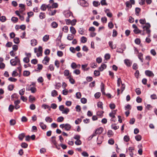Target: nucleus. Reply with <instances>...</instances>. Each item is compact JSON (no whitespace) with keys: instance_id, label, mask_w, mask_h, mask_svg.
<instances>
[{"instance_id":"1","label":"nucleus","mask_w":157,"mask_h":157,"mask_svg":"<svg viewBox=\"0 0 157 157\" xmlns=\"http://www.w3.org/2000/svg\"><path fill=\"white\" fill-rule=\"evenodd\" d=\"M151 27V25L149 23H147L146 24V25L143 27V28L144 30H146V33L148 34V37L150 36V33L151 31L149 29Z\"/></svg>"},{"instance_id":"2","label":"nucleus","mask_w":157,"mask_h":157,"mask_svg":"<svg viewBox=\"0 0 157 157\" xmlns=\"http://www.w3.org/2000/svg\"><path fill=\"white\" fill-rule=\"evenodd\" d=\"M10 63L12 66H16L17 63L20 65V59L15 60V59H12L10 60Z\"/></svg>"},{"instance_id":"3","label":"nucleus","mask_w":157,"mask_h":157,"mask_svg":"<svg viewBox=\"0 0 157 157\" xmlns=\"http://www.w3.org/2000/svg\"><path fill=\"white\" fill-rule=\"evenodd\" d=\"M135 4L134 0H130L129 1H127L125 3L126 7L128 8H131L132 4Z\"/></svg>"},{"instance_id":"4","label":"nucleus","mask_w":157,"mask_h":157,"mask_svg":"<svg viewBox=\"0 0 157 157\" xmlns=\"http://www.w3.org/2000/svg\"><path fill=\"white\" fill-rule=\"evenodd\" d=\"M20 101L19 100H17L14 101V104L15 105V108L17 109L20 107V106L18 104L20 103Z\"/></svg>"},{"instance_id":"5","label":"nucleus","mask_w":157,"mask_h":157,"mask_svg":"<svg viewBox=\"0 0 157 157\" xmlns=\"http://www.w3.org/2000/svg\"><path fill=\"white\" fill-rule=\"evenodd\" d=\"M145 73L146 75L149 77L153 76H154V74L152 72L149 70L146 71Z\"/></svg>"},{"instance_id":"6","label":"nucleus","mask_w":157,"mask_h":157,"mask_svg":"<svg viewBox=\"0 0 157 157\" xmlns=\"http://www.w3.org/2000/svg\"><path fill=\"white\" fill-rule=\"evenodd\" d=\"M103 130V128L102 127H100L99 128L96 129L95 131L96 133H97V134H100L102 132Z\"/></svg>"},{"instance_id":"7","label":"nucleus","mask_w":157,"mask_h":157,"mask_svg":"<svg viewBox=\"0 0 157 157\" xmlns=\"http://www.w3.org/2000/svg\"><path fill=\"white\" fill-rule=\"evenodd\" d=\"M80 4L83 6H86L88 5V3L85 0H80Z\"/></svg>"},{"instance_id":"8","label":"nucleus","mask_w":157,"mask_h":157,"mask_svg":"<svg viewBox=\"0 0 157 157\" xmlns=\"http://www.w3.org/2000/svg\"><path fill=\"white\" fill-rule=\"evenodd\" d=\"M27 90L28 91L30 90L32 93H35L36 91V88L35 87H28Z\"/></svg>"},{"instance_id":"9","label":"nucleus","mask_w":157,"mask_h":157,"mask_svg":"<svg viewBox=\"0 0 157 157\" xmlns=\"http://www.w3.org/2000/svg\"><path fill=\"white\" fill-rule=\"evenodd\" d=\"M49 58L46 56L44 57V59L43 60V63L45 65H47L49 61Z\"/></svg>"},{"instance_id":"10","label":"nucleus","mask_w":157,"mask_h":157,"mask_svg":"<svg viewBox=\"0 0 157 157\" xmlns=\"http://www.w3.org/2000/svg\"><path fill=\"white\" fill-rule=\"evenodd\" d=\"M56 137L55 136H52L51 137V142L55 146L57 147V143L56 140Z\"/></svg>"},{"instance_id":"11","label":"nucleus","mask_w":157,"mask_h":157,"mask_svg":"<svg viewBox=\"0 0 157 157\" xmlns=\"http://www.w3.org/2000/svg\"><path fill=\"white\" fill-rule=\"evenodd\" d=\"M106 65L105 64H102L101 66L99 67V70L100 71H102L106 67Z\"/></svg>"},{"instance_id":"12","label":"nucleus","mask_w":157,"mask_h":157,"mask_svg":"<svg viewBox=\"0 0 157 157\" xmlns=\"http://www.w3.org/2000/svg\"><path fill=\"white\" fill-rule=\"evenodd\" d=\"M124 63L128 67H130L131 66V63L130 62L129 60L126 59L124 60Z\"/></svg>"},{"instance_id":"13","label":"nucleus","mask_w":157,"mask_h":157,"mask_svg":"<svg viewBox=\"0 0 157 157\" xmlns=\"http://www.w3.org/2000/svg\"><path fill=\"white\" fill-rule=\"evenodd\" d=\"M71 128V126L68 124H66L65 125V129L66 131L70 130Z\"/></svg>"},{"instance_id":"14","label":"nucleus","mask_w":157,"mask_h":157,"mask_svg":"<svg viewBox=\"0 0 157 157\" xmlns=\"http://www.w3.org/2000/svg\"><path fill=\"white\" fill-rule=\"evenodd\" d=\"M45 121L47 122L51 123L52 121L53 120L52 118L49 117H47L45 118Z\"/></svg>"},{"instance_id":"15","label":"nucleus","mask_w":157,"mask_h":157,"mask_svg":"<svg viewBox=\"0 0 157 157\" xmlns=\"http://www.w3.org/2000/svg\"><path fill=\"white\" fill-rule=\"evenodd\" d=\"M37 44L36 40L35 39L31 40V44L32 46H34Z\"/></svg>"},{"instance_id":"16","label":"nucleus","mask_w":157,"mask_h":157,"mask_svg":"<svg viewBox=\"0 0 157 157\" xmlns=\"http://www.w3.org/2000/svg\"><path fill=\"white\" fill-rule=\"evenodd\" d=\"M25 136L24 133H22L19 135L18 136V138L21 141H22Z\"/></svg>"},{"instance_id":"17","label":"nucleus","mask_w":157,"mask_h":157,"mask_svg":"<svg viewBox=\"0 0 157 157\" xmlns=\"http://www.w3.org/2000/svg\"><path fill=\"white\" fill-rule=\"evenodd\" d=\"M40 125L42 129L44 130L46 128V125L45 124H44L43 122H40Z\"/></svg>"},{"instance_id":"18","label":"nucleus","mask_w":157,"mask_h":157,"mask_svg":"<svg viewBox=\"0 0 157 157\" xmlns=\"http://www.w3.org/2000/svg\"><path fill=\"white\" fill-rule=\"evenodd\" d=\"M70 30L71 33L74 34H75L76 33V31L75 28L71 26L70 27Z\"/></svg>"},{"instance_id":"19","label":"nucleus","mask_w":157,"mask_h":157,"mask_svg":"<svg viewBox=\"0 0 157 157\" xmlns=\"http://www.w3.org/2000/svg\"><path fill=\"white\" fill-rule=\"evenodd\" d=\"M67 78L69 79L70 82L72 84H74L75 83V80L73 78H71V76H69L67 77Z\"/></svg>"},{"instance_id":"20","label":"nucleus","mask_w":157,"mask_h":157,"mask_svg":"<svg viewBox=\"0 0 157 157\" xmlns=\"http://www.w3.org/2000/svg\"><path fill=\"white\" fill-rule=\"evenodd\" d=\"M58 24L55 21H53L52 22L51 24V26L52 28H57L58 26Z\"/></svg>"},{"instance_id":"21","label":"nucleus","mask_w":157,"mask_h":157,"mask_svg":"<svg viewBox=\"0 0 157 157\" xmlns=\"http://www.w3.org/2000/svg\"><path fill=\"white\" fill-rule=\"evenodd\" d=\"M63 74L65 76L69 77L70 75V71L68 70H65L64 71Z\"/></svg>"},{"instance_id":"22","label":"nucleus","mask_w":157,"mask_h":157,"mask_svg":"<svg viewBox=\"0 0 157 157\" xmlns=\"http://www.w3.org/2000/svg\"><path fill=\"white\" fill-rule=\"evenodd\" d=\"M29 101L30 102H32L34 101L35 100V98L32 95H30L29 97Z\"/></svg>"},{"instance_id":"23","label":"nucleus","mask_w":157,"mask_h":157,"mask_svg":"<svg viewBox=\"0 0 157 157\" xmlns=\"http://www.w3.org/2000/svg\"><path fill=\"white\" fill-rule=\"evenodd\" d=\"M103 104L101 102L99 101L97 103V106L98 108H100L101 109H103Z\"/></svg>"},{"instance_id":"24","label":"nucleus","mask_w":157,"mask_h":157,"mask_svg":"<svg viewBox=\"0 0 157 157\" xmlns=\"http://www.w3.org/2000/svg\"><path fill=\"white\" fill-rule=\"evenodd\" d=\"M69 112V109L68 108H64V110L62 112V113L67 114Z\"/></svg>"},{"instance_id":"25","label":"nucleus","mask_w":157,"mask_h":157,"mask_svg":"<svg viewBox=\"0 0 157 157\" xmlns=\"http://www.w3.org/2000/svg\"><path fill=\"white\" fill-rule=\"evenodd\" d=\"M49 39V36L47 35H45L43 38V41L44 42L47 41Z\"/></svg>"},{"instance_id":"26","label":"nucleus","mask_w":157,"mask_h":157,"mask_svg":"<svg viewBox=\"0 0 157 157\" xmlns=\"http://www.w3.org/2000/svg\"><path fill=\"white\" fill-rule=\"evenodd\" d=\"M51 95L52 97H55L58 95L57 91L55 90H53L51 92Z\"/></svg>"},{"instance_id":"27","label":"nucleus","mask_w":157,"mask_h":157,"mask_svg":"<svg viewBox=\"0 0 157 157\" xmlns=\"http://www.w3.org/2000/svg\"><path fill=\"white\" fill-rule=\"evenodd\" d=\"M39 17L41 19L44 18L45 17V13H44L41 12L40 13Z\"/></svg>"},{"instance_id":"28","label":"nucleus","mask_w":157,"mask_h":157,"mask_svg":"<svg viewBox=\"0 0 157 157\" xmlns=\"http://www.w3.org/2000/svg\"><path fill=\"white\" fill-rule=\"evenodd\" d=\"M109 46L112 49L115 48H116V45H113V42L111 41H110L109 42Z\"/></svg>"},{"instance_id":"29","label":"nucleus","mask_w":157,"mask_h":157,"mask_svg":"<svg viewBox=\"0 0 157 157\" xmlns=\"http://www.w3.org/2000/svg\"><path fill=\"white\" fill-rule=\"evenodd\" d=\"M74 37V36L72 34H68L67 36V38L70 40H72Z\"/></svg>"},{"instance_id":"30","label":"nucleus","mask_w":157,"mask_h":157,"mask_svg":"<svg viewBox=\"0 0 157 157\" xmlns=\"http://www.w3.org/2000/svg\"><path fill=\"white\" fill-rule=\"evenodd\" d=\"M46 9V5L45 4H43L40 7V9L42 11H45Z\"/></svg>"},{"instance_id":"31","label":"nucleus","mask_w":157,"mask_h":157,"mask_svg":"<svg viewBox=\"0 0 157 157\" xmlns=\"http://www.w3.org/2000/svg\"><path fill=\"white\" fill-rule=\"evenodd\" d=\"M81 41L82 43H84L87 41V39L84 36H82L81 38Z\"/></svg>"},{"instance_id":"32","label":"nucleus","mask_w":157,"mask_h":157,"mask_svg":"<svg viewBox=\"0 0 157 157\" xmlns=\"http://www.w3.org/2000/svg\"><path fill=\"white\" fill-rule=\"evenodd\" d=\"M14 108L15 107L13 105H9L8 109L9 111H10V112H13Z\"/></svg>"},{"instance_id":"33","label":"nucleus","mask_w":157,"mask_h":157,"mask_svg":"<svg viewBox=\"0 0 157 157\" xmlns=\"http://www.w3.org/2000/svg\"><path fill=\"white\" fill-rule=\"evenodd\" d=\"M30 72L29 71H24L23 73V75L24 76H27L29 75Z\"/></svg>"},{"instance_id":"34","label":"nucleus","mask_w":157,"mask_h":157,"mask_svg":"<svg viewBox=\"0 0 157 157\" xmlns=\"http://www.w3.org/2000/svg\"><path fill=\"white\" fill-rule=\"evenodd\" d=\"M104 113L103 111H98L97 112V114L100 117H102L103 116V114Z\"/></svg>"},{"instance_id":"35","label":"nucleus","mask_w":157,"mask_h":157,"mask_svg":"<svg viewBox=\"0 0 157 157\" xmlns=\"http://www.w3.org/2000/svg\"><path fill=\"white\" fill-rule=\"evenodd\" d=\"M93 5L94 6L97 7L100 5V3L98 1H94L93 2Z\"/></svg>"},{"instance_id":"36","label":"nucleus","mask_w":157,"mask_h":157,"mask_svg":"<svg viewBox=\"0 0 157 157\" xmlns=\"http://www.w3.org/2000/svg\"><path fill=\"white\" fill-rule=\"evenodd\" d=\"M64 120V118L63 117H60L58 118L57 121L58 122L63 121Z\"/></svg>"},{"instance_id":"37","label":"nucleus","mask_w":157,"mask_h":157,"mask_svg":"<svg viewBox=\"0 0 157 157\" xmlns=\"http://www.w3.org/2000/svg\"><path fill=\"white\" fill-rule=\"evenodd\" d=\"M71 67L73 69H75L77 68V65H76L75 63H72L71 65Z\"/></svg>"},{"instance_id":"38","label":"nucleus","mask_w":157,"mask_h":157,"mask_svg":"<svg viewBox=\"0 0 157 157\" xmlns=\"http://www.w3.org/2000/svg\"><path fill=\"white\" fill-rule=\"evenodd\" d=\"M11 21L14 23H16L17 22L18 19L17 17H13L11 18Z\"/></svg>"},{"instance_id":"39","label":"nucleus","mask_w":157,"mask_h":157,"mask_svg":"<svg viewBox=\"0 0 157 157\" xmlns=\"http://www.w3.org/2000/svg\"><path fill=\"white\" fill-rule=\"evenodd\" d=\"M143 54L141 53H140L138 55V58L142 62H143Z\"/></svg>"},{"instance_id":"40","label":"nucleus","mask_w":157,"mask_h":157,"mask_svg":"<svg viewBox=\"0 0 157 157\" xmlns=\"http://www.w3.org/2000/svg\"><path fill=\"white\" fill-rule=\"evenodd\" d=\"M13 41L14 43L15 44H18L20 42L19 38L18 37L15 38L13 39Z\"/></svg>"},{"instance_id":"41","label":"nucleus","mask_w":157,"mask_h":157,"mask_svg":"<svg viewBox=\"0 0 157 157\" xmlns=\"http://www.w3.org/2000/svg\"><path fill=\"white\" fill-rule=\"evenodd\" d=\"M23 60V61L26 63H28L29 62V57L24 58Z\"/></svg>"},{"instance_id":"42","label":"nucleus","mask_w":157,"mask_h":157,"mask_svg":"<svg viewBox=\"0 0 157 157\" xmlns=\"http://www.w3.org/2000/svg\"><path fill=\"white\" fill-rule=\"evenodd\" d=\"M62 30L65 33H67L68 31V28L67 26H64L62 28Z\"/></svg>"},{"instance_id":"43","label":"nucleus","mask_w":157,"mask_h":157,"mask_svg":"<svg viewBox=\"0 0 157 157\" xmlns=\"http://www.w3.org/2000/svg\"><path fill=\"white\" fill-rule=\"evenodd\" d=\"M21 147L24 148H26L27 147L28 145L25 143H22L21 145Z\"/></svg>"},{"instance_id":"44","label":"nucleus","mask_w":157,"mask_h":157,"mask_svg":"<svg viewBox=\"0 0 157 157\" xmlns=\"http://www.w3.org/2000/svg\"><path fill=\"white\" fill-rule=\"evenodd\" d=\"M75 144L77 145H80L82 144V142L79 139L78 140H77L75 142Z\"/></svg>"},{"instance_id":"45","label":"nucleus","mask_w":157,"mask_h":157,"mask_svg":"<svg viewBox=\"0 0 157 157\" xmlns=\"http://www.w3.org/2000/svg\"><path fill=\"white\" fill-rule=\"evenodd\" d=\"M86 80L88 82H90L93 80V78L92 77L87 76L86 78Z\"/></svg>"},{"instance_id":"46","label":"nucleus","mask_w":157,"mask_h":157,"mask_svg":"<svg viewBox=\"0 0 157 157\" xmlns=\"http://www.w3.org/2000/svg\"><path fill=\"white\" fill-rule=\"evenodd\" d=\"M25 89L24 88H23V89H22L21 90L19 91V94L21 95L22 96V95H23L24 94V93L25 92Z\"/></svg>"},{"instance_id":"47","label":"nucleus","mask_w":157,"mask_h":157,"mask_svg":"<svg viewBox=\"0 0 157 157\" xmlns=\"http://www.w3.org/2000/svg\"><path fill=\"white\" fill-rule=\"evenodd\" d=\"M81 101L82 103L85 104L87 102V99L85 98H82L81 99Z\"/></svg>"},{"instance_id":"48","label":"nucleus","mask_w":157,"mask_h":157,"mask_svg":"<svg viewBox=\"0 0 157 157\" xmlns=\"http://www.w3.org/2000/svg\"><path fill=\"white\" fill-rule=\"evenodd\" d=\"M10 125H13L16 124V121L14 120L11 119L10 121Z\"/></svg>"},{"instance_id":"49","label":"nucleus","mask_w":157,"mask_h":157,"mask_svg":"<svg viewBox=\"0 0 157 157\" xmlns=\"http://www.w3.org/2000/svg\"><path fill=\"white\" fill-rule=\"evenodd\" d=\"M124 139L125 141L126 142H128L129 140V136L127 135L125 136L124 137Z\"/></svg>"},{"instance_id":"50","label":"nucleus","mask_w":157,"mask_h":157,"mask_svg":"<svg viewBox=\"0 0 157 157\" xmlns=\"http://www.w3.org/2000/svg\"><path fill=\"white\" fill-rule=\"evenodd\" d=\"M12 48V50H13V51H16L18 49V46L16 45H14L13 46Z\"/></svg>"},{"instance_id":"51","label":"nucleus","mask_w":157,"mask_h":157,"mask_svg":"<svg viewBox=\"0 0 157 157\" xmlns=\"http://www.w3.org/2000/svg\"><path fill=\"white\" fill-rule=\"evenodd\" d=\"M58 4L56 3H53L52 5L51 6V7H52V8H56L58 7Z\"/></svg>"},{"instance_id":"52","label":"nucleus","mask_w":157,"mask_h":157,"mask_svg":"<svg viewBox=\"0 0 157 157\" xmlns=\"http://www.w3.org/2000/svg\"><path fill=\"white\" fill-rule=\"evenodd\" d=\"M121 83H122V81L121 78H118L117 80V85L119 87L120 86V84H121Z\"/></svg>"},{"instance_id":"53","label":"nucleus","mask_w":157,"mask_h":157,"mask_svg":"<svg viewBox=\"0 0 157 157\" xmlns=\"http://www.w3.org/2000/svg\"><path fill=\"white\" fill-rule=\"evenodd\" d=\"M94 74L95 76H98L100 75V72L98 71L95 70L94 72Z\"/></svg>"},{"instance_id":"54","label":"nucleus","mask_w":157,"mask_h":157,"mask_svg":"<svg viewBox=\"0 0 157 157\" xmlns=\"http://www.w3.org/2000/svg\"><path fill=\"white\" fill-rule=\"evenodd\" d=\"M38 82L39 83H42L44 81V79L43 78L40 76V77L37 79Z\"/></svg>"},{"instance_id":"55","label":"nucleus","mask_w":157,"mask_h":157,"mask_svg":"<svg viewBox=\"0 0 157 157\" xmlns=\"http://www.w3.org/2000/svg\"><path fill=\"white\" fill-rule=\"evenodd\" d=\"M0 20L2 22H4L6 20V17L4 16H2L0 18Z\"/></svg>"},{"instance_id":"56","label":"nucleus","mask_w":157,"mask_h":157,"mask_svg":"<svg viewBox=\"0 0 157 157\" xmlns=\"http://www.w3.org/2000/svg\"><path fill=\"white\" fill-rule=\"evenodd\" d=\"M101 93L99 92H97L94 94V97L96 98H98L101 95Z\"/></svg>"},{"instance_id":"57","label":"nucleus","mask_w":157,"mask_h":157,"mask_svg":"<svg viewBox=\"0 0 157 157\" xmlns=\"http://www.w3.org/2000/svg\"><path fill=\"white\" fill-rule=\"evenodd\" d=\"M82 155L84 157H88L89 156V154L86 151H84L82 153Z\"/></svg>"},{"instance_id":"58","label":"nucleus","mask_w":157,"mask_h":157,"mask_svg":"<svg viewBox=\"0 0 157 157\" xmlns=\"http://www.w3.org/2000/svg\"><path fill=\"white\" fill-rule=\"evenodd\" d=\"M30 109L32 110H34L36 109V106L34 104H32L29 106Z\"/></svg>"},{"instance_id":"59","label":"nucleus","mask_w":157,"mask_h":157,"mask_svg":"<svg viewBox=\"0 0 157 157\" xmlns=\"http://www.w3.org/2000/svg\"><path fill=\"white\" fill-rule=\"evenodd\" d=\"M14 87L13 85H9L8 87V89L9 90L12 91L13 90Z\"/></svg>"},{"instance_id":"60","label":"nucleus","mask_w":157,"mask_h":157,"mask_svg":"<svg viewBox=\"0 0 157 157\" xmlns=\"http://www.w3.org/2000/svg\"><path fill=\"white\" fill-rule=\"evenodd\" d=\"M101 3L102 6L107 5L105 0H102L101 1Z\"/></svg>"},{"instance_id":"61","label":"nucleus","mask_w":157,"mask_h":157,"mask_svg":"<svg viewBox=\"0 0 157 157\" xmlns=\"http://www.w3.org/2000/svg\"><path fill=\"white\" fill-rule=\"evenodd\" d=\"M73 73L78 75L80 74V71L78 69H76L73 71Z\"/></svg>"},{"instance_id":"62","label":"nucleus","mask_w":157,"mask_h":157,"mask_svg":"<svg viewBox=\"0 0 157 157\" xmlns=\"http://www.w3.org/2000/svg\"><path fill=\"white\" fill-rule=\"evenodd\" d=\"M82 49L83 51L87 52L89 49L88 48L86 45H84L83 46Z\"/></svg>"},{"instance_id":"63","label":"nucleus","mask_w":157,"mask_h":157,"mask_svg":"<svg viewBox=\"0 0 157 157\" xmlns=\"http://www.w3.org/2000/svg\"><path fill=\"white\" fill-rule=\"evenodd\" d=\"M57 107L56 104L55 103H52L51 104V107L53 109H55Z\"/></svg>"},{"instance_id":"64","label":"nucleus","mask_w":157,"mask_h":157,"mask_svg":"<svg viewBox=\"0 0 157 157\" xmlns=\"http://www.w3.org/2000/svg\"><path fill=\"white\" fill-rule=\"evenodd\" d=\"M107 19L106 17H102L101 18V21L102 22L106 23L107 22Z\"/></svg>"}]
</instances>
